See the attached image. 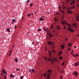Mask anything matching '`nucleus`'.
I'll list each match as a JSON object with an SVG mask.
<instances>
[{
    "label": "nucleus",
    "mask_w": 79,
    "mask_h": 79,
    "mask_svg": "<svg viewBox=\"0 0 79 79\" xmlns=\"http://www.w3.org/2000/svg\"><path fill=\"white\" fill-rule=\"evenodd\" d=\"M49 56H51V52L50 51H49Z\"/></svg>",
    "instance_id": "22"
},
{
    "label": "nucleus",
    "mask_w": 79,
    "mask_h": 79,
    "mask_svg": "<svg viewBox=\"0 0 79 79\" xmlns=\"http://www.w3.org/2000/svg\"><path fill=\"white\" fill-rule=\"evenodd\" d=\"M61 23L63 24V25H64V26L65 24H66L69 27H71V25H70V24H69L68 25V24H67V23H66V21H61Z\"/></svg>",
    "instance_id": "4"
},
{
    "label": "nucleus",
    "mask_w": 79,
    "mask_h": 79,
    "mask_svg": "<svg viewBox=\"0 0 79 79\" xmlns=\"http://www.w3.org/2000/svg\"><path fill=\"white\" fill-rule=\"evenodd\" d=\"M23 17H22V19H21V20H23Z\"/></svg>",
    "instance_id": "48"
},
{
    "label": "nucleus",
    "mask_w": 79,
    "mask_h": 79,
    "mask_svg": "<svg viewBox=\"0 0 79 79\" xmlns=\"http://www.w3.org/2000/svg\"><path fill=\"white\" fill-rule=\"evenodd\" d=\"M2 73H1V75L2 76H3V73H4V74H6V72L5 69H3V70L2 71Z\"/></svg>",
    "instance_id": "6"
},
{
    "label": "nucleus",
    "mask_w": 79,
    "mask_h": 79,
    "mask_svg": "<svg viewBox=\"0 0 79 79\" xmlns=\"http://www.w3.org/2000/svg\"><path fill=\"white\" fill-rule=\"evenodd\" d=\"M4 79H6V76H4Z\"/></svg>",
    "instance_id": "47"
},
{
    "label": "nucleus",
    "mask_w": 79,
    "mask_h": 79,
    "mask_svg": "<svg viewBox=\"0 0 79 79\" xmlns=\"http://www.w3.org/2000/svg\"><path fill=\"white\" fill-rule=\"evenodd\" d=\"M76 56H78V55L77 54H74V56H73L74 57H76Z\"/></svg>",
    "instance_id": "20"
},
{
    "label": "nucleus",
    "mask_w": 79,
    "mask_h": 79,
    "mask_svg": "<svg viewBox=\"0 0 79 79\" xmlns=\"http://www.w3.org/2000/svg\"><path fill=\"white\" fill-rule=\"evenodd\" d=\"M63 18H64V15H62V19H63Z\"/></svg>",
    "instance_id": "46"
},
{
    "label": "nucleus",
    "mask_w": 79,
    "mask_h": 79,
    "mask_svg": "<svg viewBox=\"0 0 79 79\" xmlns=\"http://www.w3.org/2000/svg\"><path fill=\"white\" fill-rule=\"evenodd\" d=\"M75 0H73V1H72V2H70V4L71 5H73V3H74V2H75L74 1Z\"/></svg>",
    "instance_id": "17"
},
{
    "label": "nucleus",
    "mask_w": 79,
    "mask_h": 79,
    "mask_svg": "<svg viewBox=\"0 0 79 79\" xmlns=\"http://www.w3.org/2000/svg\"><path fill=\"white\" fill-rule=\"evenodd\" d=\"M12 47H15V46H12Z\"/></svg>",
    "instance_id": "60"
},
{
    "label": "nucleus",
    "mask_w": 79,
    "mask_h": 79,
    "mask_svg": "<svg viewBox=\"0 0 79 79\" xmlns=\"http://www.w3.org/2000/svg\"><path fill=\"white\" fill-rule=\"evenodd\" d=\"M51 73H52V70H48L46 72V74L47 75V77L48 78H46V79H49V78L50 77V74H51Z\"/></svg>",
    "instance_id": "1"
},
{
    "label": "nucleus",
    "mask_w": 79,
    "mask_h": 79,
    "mask_svg": "<svg viewBox=\"0 0 79 79\" xmlns=\"http://www.w3.org/2000/svg\"><path fill=\"white\" fill-rule=\"evenodd\" d=\"M79 64V61L78 62H77L75 63V66H77Z\"/></svg>",
    "instance_id": "10"
},
{
    "label": "nucleus",
    "mask_w": 79,
    "mask_h": 79,
    "mask_svg": "<svg viewBox=\"0 0 79 79\" xmlns=\"http://www.w3.org/2000/svg\"><path fill=\"white\" fill-rule=\"evenodd\" d=\"M76 20L77 21H79V15H77L76 16Z\"/></svg>",
    "instance_id": "8"
},
{
    "label": "nucleus",
    "mask_w": 79,
    "mask_h": 79,
    "mask_svg": "<svg viewBox=\"0 0 79 79\" xmlns=\"http://www.w3.org/2000/svg\"><path fill=\"white\" fill-rule=\"evenodd\" d=\"M49 35V36L50 37H52L53 36V35H51V33H50Z\"/></svg>",
    "instance_id": "27"
},
{
    "label": "nucleus",
    "mask_w": 79,
    "mask_h": 79,
    "mask_svg": "<svg viewBox=\"0 0 79 79\" xmlns=\"http://www.w3.org/2000/svg\"><path fill=\"white\" fill-rule=\"evenodd\" d=\"M59 58L60 60H62V59H63V58L62 57H61V56Z\"/></svg>",
    "instance_id": "32"
},
{
    "label": "nucleus",
    "mask_w": 79,
    "mask_h": 79,
    "mask_svg": "<svg viewBox=\"0 0 79 79\" xmlns=\"http://www.w3.org/2000/svg\"><path fill=\"white\" fill-rule=\"evenodd\" d=\"M62 65H64V63H63L62 64Z\"/></svg>",
    "instance_id": "59"
},
{
    "label": "nucleus",
    "mask_w": 79,
    "mask_h": 79,
    "mask_svg": "<svg viewBox=\"0 0 79 79\" xmlns=\"http://www.w3.org/2000/svg\"><path fill=\"white\" fill-rule=\"evenodd\" d=\"M7 31L8 32H10V28H7Z\"/></svg>",
    "instance_id": "23"
},
{
    "label": "nucleus",
    "mask_w": 79,
    "mask_h": 79,
    "mask_svg": "<svg viewBox=\"0 0 79 79\" xmlns=\"http://www.w3.org/2000/svg\"><path fill=\"white\" fill-rule=\"evenodd\" d=\"M16 21V20L15 19H12V23L13 24H14V22H15Z\"/></svg>",
    "instance_id": "16"
},
{
    "label": "nucleus",
    "mask_w": 79,
    "mask_h": 79,
    "mask_svg": "<svg viewBox=\"0 0 79 79\" xmlns=\"http://www.w3.org/2000/svg\"><path fill=\"white\" fill-rule=\"evenodd\" d=\"M54 21H57V19H56V18H55L54 19Z\"/></svg>",
    "instance_id": "28"
},
{
    "label": "nucleus",
    "mask_w": 79,
    "mask_h": 79,
    "mask_svg": "<svg viewBox=\"0 0 79 79\" xmlns=\"http://www.w3.org/2000/svg\"><path fill=\"white\" fill-rule=\"evenodd\" d=\"M75 8V6H72V7H70L68 8L69 11H68V13H72V11H70V10H72V9H74Z\"/></svg>",
    "instance_id": "2"
},
{
    "label": "nucleus",
    "mask_w": 79,
    "mask_h": 79,
    "mask_svg": "<svg viewBox=\"0 0 79 79\" xmlns=\"http://www.w3.org/2000/svg\"><path fill=\"white\" fill-rule=\"evenodd\" d=\"M44 17H42L40 18V21H44Z\"/></svg>",
    "instance_id": "11"
},
{
    "label": "nucleus",
    "mask_w": 79,
    "mask_h": 79,
    "mask_svg": "<svg viewBox=\"0 0 79 79\" xmlns=\"http://www.w3.org/2000/svg\"><path fill=\"white\" fill-rule=\"evenodd\" d=\"M44 76L45 77H47V75H46V74H45V73H44Z\"/></svg>",
    "instance_id": "29"
},
{
    "label": "nucleus",
    "mask_w": 79,
    "mask_h": 79,
    "mask_svg": "<svg viewBox=\"0 0 79 79\" xmlns=\"http://www.w3.org/2000/svg\"><path fill=\"white\" fill-rule=\"evenodd\" d=\"M60 77L61 79H62V76H60Z\"/></svg>",
    "instance_id": "57"
},
{
    "label": "nucleus",
    "mask_w": 79,
    "mask_h": 79,
    "mask_svg": "<svg viewBox=\"0 0 79 79\" xmlns=\"http://www.w3.org/2000/svg\"><path fill=\"white\" fill-rule=\"evenodd\" d=\"M73 26H74V27H77V25L76 24L73 23Z\"/></svg>",
    "instance_id": "18"
},
{
    "label": "nucleus",
    "mask_w": 79,
    "mask_h": 79,
    "mask_svg": "<svg viewBox=\"0 0 79 79\" xmlns=\"http://www.w3.org/2000/svg\"><path fill=\"white\" fill-rule=\"evenodd\" d=\"M65 40H66V41H67L68 40V39H67V38H65Z\"/></svg>",
    "instance_id": "40"
},
{
    "label": "nucleus",
    "mask_w": 79,
    "mask_h": 79,
    "mask_svg": "<svg viewBox=\"0 0 79 79\" xmlns=\"http://www.w3.org/2000/svg\"><path fill=\"white\" fill-rule=\"evenodd\" d=\"M18 70H19L18 69H17L16 70L17 71H18Z\"/></svg>",
    "instance_id": "52"
},
{
    "label": "nucleus",
    "mask_w": 79,
    "mask_h": 79,
    "mask_svg": "<svg viewBox=\"0 0 79 79\" xmlns=\"http://www.w3.org/2000/svg\"><path fill=\"white\" fill-rule=\"evenodd\" d=\"M73 74L77 77L78 75V73H77V72L75 71L73 73Z\"/></svg>",
    "instance_id": "7"
},
{
    "label": "nucleus",
    "mask_w": 79,
    "mask_h": 79,
    "mask_svg": "<svg viewBox=\"0 0 79 79\" xmlns=\"http://www.w3.org/2000/svg\"><path fill=\"white\" fill-rule=\"evenodd\" d=\"M20 79H23V77L21 76V77H20Z\"/></svg>",
    "instance_id": "38"
},
{
    "label": "nucleus",
    "mask_w": 79,
    "mask_h": 79,
    "mask_svg": "<svg viewBox=\"0 0 79 79\" xmlns=\"http://www.w3.org/2000/svg\"><path fill=\"white\" fill-rule=\"evenodd\" d=\"M68 31H70L71 32H74L73 29L69 27L68 28Z\"/></svg>",
    "instance_id": "9"
},
{
    "label": "nucleus",
    "mask_w": 79,
    "mask_h": 79,
    "mask_svg": "<svg viewBox=\"0 0 79 79\" xmlns=\"http://www.w3.org/2000/svg\"><path fill=\"white\" fill-rule=\"evenodd\" d=\"M10 77H13V75H10Z\"/></svg>",
    "instance_id": "34"
},
{
    "label": "nucleus",
    "mask_w": 79,
    "mask_h": 79,
    "mask_svg": "<svg viewBox=\"0 0 79 79\" xmlns=\"http://www.w3.org/2000/svg\"><path fill=\"white\" fill-rule=\"evenodd\" d=\"M32 5H33V3H31L30 4V6H32Z\"/></svg>",
    "instance_id": "30"
},
{
    "label": "nucleus",
    "mask_w": 79,
    "mask_h": 79,
    "mask_svg": "<svg viewBox=\"0 0 79 79\" xmlns=\"http://www.w3.org/2000/svg\"><path fill=\"white\" fill-rule=\"evenodd\" d=\"M62 53H63V52H62V51H59L58 52L59 55H61Z\"/></svg>",
    "instance_id": "13"
},
{
    "label": "nucleus",
    "mask_w": 79,
    "mask_h": 79,
    "mask_svg": "<svg viewBox=\"0 0 79 79\" xmlns=\"http://www.w3.org/2000/svg\"><path fill=\"white\" fill-rule=\"evenodd\" d=\"M44 31L47 32V31H48V29L47 28H44Z\"/></svg>",
    "instance_id": "19"
},
{
    "label": "nucleus",
    "mask_w": 79,
    "mask_h": 79,
    "mask_svg": "<svg viewBox=\"0 0 79 79\" xmlns=\"http://www.w3.org/2000/svg\"><path fill=\"white\" fill-rule=\"evenodd\" d=\"M11 54V53H10V54H9V56H10Z\"/></svg>",
    "instance_id": "49"
},
{
    "label": "nucleus",
    "mask_w": 79,
    "mask_h": 79,
    "mask_svg": "<svg viewBox=\"0 0 79 79\" xmlns=\"http://www.w3.org/2000/svg\"><path fill=\"white\" fill-rule=\"evenodd\" d=\"M44 58L45 60H47V57H44Z\"/></svg>",
    "instance_id": "33"
},
{
    "label": "nucleus",
    "mask_w": 79,
    "mask_h": 79,
    "mask_svg": "<svg viewBox=\"0 0 79 79\" xmlns=\"http://www.w3.org/2000/svg\"><path fill=\"white\" fill-rule=\"evenodd\" d=\"M68 46L69 47H71V43H69V44H68Z\"/></svg>",
    "instance_id": "21"
},
{
    "label": "nucleus",
    "mask_w": 79,
    "mask_h": 79,
    "mask_svg": "<svg viewBox=\"0 0 79 79\" xmlns=\"http://www.w3.org/2000/svg\"><path fill=\"white\" fill-rule=\"evenodd\" d=\"M10 53H12V50H11L10 51Z\"/></svg>",
    "instance_id": "44"
},
{
    "label": "nucleus",
    "mask_w": 79,
    "mask_h": 79,
    "mask_svg": "<svg viewBox=\"0 0 79 79\" xmlns=\"http://www.w3.org/2000/svg\"><path fill=\"white\" fill-rule=\"evenodd\" d=\"M77 47V46H74V48H76Z\"/></svg>",
    "instance_id": "58"
},
{
    "label": "nucleus",
    "mask_w": 79,
    "mask_h": 79,
    "mask_svg": "<svg viewBox=\"0 0 79 79\" xmlns=\"http://www.w3.org/2000/svg\"><path fill=\"white\" fill-rule=\"evenodd\" d=\"M50 27H51V29H53V25H52L50 26Z\"/></svg>",
    "instance_id": "26"
},
{
    "label": "nucleus",
    "mask_w": 79,
    "mask_h": 79,
    "mask_svg": "<svg viewBox=\"0 0 79 79\" xmlns=\"http://www.w3.org/2000/svg\"><path fill=\"white\" fill-rule=\"evenodd\" d=\"M48 60L49 61H51L52 63H51V64H53V63H54V60L56 61H57V60H56V58L53 59V60H51V59H50V58H49Z\"/></svg>",
    "instance_id": "3"
},
{
    "label": "nucleus",
    "mask_w": 79,
    "mask_h": 79,
    "mask_svg": "<svg viewBox=\"0 0 79 79\" xmlns=\"http://www.w3.org/2000/svg\"><path fill=\"white\" fill-rule=\"evenodd\" d=\"M71 52H74V51H73V50Z\"/></svg>",
    "instance_id": "56"
},
{
    "label": "nucleus",
    "mask_w": 79,
    "mask_h": 79,
    "mask_svg": "<svg viewBox=\"0 0 79 79\" xmlns=\"http://www.w3.org/2000/svg\"><path fill=\"white\" fill-rule=\"evenodd\" d=\"M32 43H33V44H34V42H32Z\"/></svg>",
    "instance_id": "61"
},
{
    "label": "nucleus",
    "mask_w": 79,
    "mask_h": 79,
    "mask_svg": "<svg viewBox=\"0 0 79 79\" xmlns=\"http://www.w3.org/2000/svg\"><path fill=\"white\" fill-rule=\"evenodd\" d=\"M17 27V26H15V29H16V27Z\"/></svg>",
    "instance_id": "53"
},
{
    "label": "nucleus",
    "mask_w": 79,
    "mask_h": 79,
    "mask_svg": "<svg viewBox=\"0 0 79 79\" xmlns=\"http://www.w3.org/2000/svg\"><path fill=\"white\" fill-rule=\"evenodd\" d=\"M56 29H61V27H60V26H57Z\"/></svg>",
    "instance_id": "15"
},
{
    "label": "nucleus",
    "mask_w": 79,
    "mask_h": 79,
    "mask_svg": "<svg viewBox=\"0 0 79 79\" xmlns=\"http://www.w3.org/2000/svg\"><path fill=\"white\" fill-rule=\"evenodd\" d=\"M31 73H33V72H34V73L35 72V71H34V69H31Z\"/></svg>",
    "instance_id": "24"
},
{
    "label": "nucleus",
    "mask_w": 79,
    "mask_h": 79,
    "mask_svg": "<svg viewBox=\"0 0 79 79\" xmlns=\"http://www.w3.org/2000/svg\"><path fill=\"white\" fill-rule=\"evenodd\" d=\"M70 50H71V49H70V48H69V49H68V51H70Z\"/></svg>",
    "instance_id": "51"
},
{
    "label": "nucleus",
    "mask_w": 79,
    "mask_h": 79,
    "mask_svg": "<svg viewBox=\"0 0 79 79\" xmlns=\"http://www.w3.org/2000/svg\"><path fill=\"white\" fill-rule=\"evenodd\" d=\"M31 71V69H29V72H31V73H32Z\"/></svg>",
    "instance_id": "37"
},
{
    "label": "nucleus",
    "mask_w": 79,
    "mask_h": 79,
    "mask_svg": "<svg viewBox=\"0 0 79 79\" xmlns=\"http://www.w3.org/2000/svg\"><path fill=\"white\" fill-rule=\"evenodd\" d=\"M77 1H78V2H79V0H77Z\"/></svg>",
    "instance_id": "64"
},
{
    "label": "nucleus",
    "mask_w": 79,
    "mask_h": 79,
    "mask_svg": "<svg viewBox=\"0 0 79 79\" xmlns=\"http://www.w3.org/2000/svg\"><path fill=\"white\" fill-rule=\"evenodd\" d=\"M72 56H74V54H72Z\"/></svg>",
    "instance_id": "42"
},
{
    "label": "nucleus",
    "mask_w": 79,
    "mask_h": 79,
    "mask_svg": "<svg viewBox=\"0 0 79 79\" xmlns=\"http://www.w3.org/2000/svg\"><path fill=\"white\" fill-rule=\"evenodd\" d=\"M57 69L59 71V69H60V67H58L57 68Z\"/></svg>",
    "instance_id": "43"
},
{
    "label": "nucleus",
    "mask_w": 79,
    "mask_h": 79,
    "mask_svg": "<svg viewBox=\"0 0 79 79\" xmlns=\"http://www.w3.org/2000/svg\"><path fill=\"white\" fill-rule=\"evenodd\" d=\"M58 8H60L59 10L60 11H60H61V12H62V13H63V14H64V12L62 10H61V9H60V7H59Z\"/></svg>",
    "instance_id": "12"
},
{
    "label": "nucleus",
    "mask_w": 79,
    "mask_h": 79,
    "mask_svg": "<svg viewBox=\"0 0 79 79\" xmlns=\"http://www.w3.org/2000/svg\"><path fill=\"white\" fill-rule=\"evenodd\" d=\"M63 29H66V27L65 26H64L63 27Z\"/></svg>",
    "instance_id": "35"
},
{
    "label": "nucleus",
    "mask_w": 79,
    "mask_h": 79,
    "mask_svg": "<svg viewBox=\"0 0 79 79\" xmlns=\"http://www.w3.org/2000/svg\"><path fill=\"white\" fill-rule=\"evenodd\" d=\"M66 1L67 2V3H68L69 2V0H66Z\"/></svg>",
    "instance_id": "41"
},
{
    "label": "nucleus",
    "mask_w": 79,
    "mask_h": 79,
    "mask_svg": "<svg viewBox=\"0 0 79 79\" xmlns=\"http://www.w3.org/2000/svg\"><path fill=\"white\" fill-rule=\"evenodd\" d=\"M56 32V31L55 30H53V32Z\"/></svg>",
    "instance_id": "50"
},
{
    "label": "nucleus",
    "mask_w": 79,
    "mask_h": 79,
    "mask_svg": "<svg viewBox=\"0 0 79 79\" xmlns=\"http://www.w3.org/2000/svg\"><path fill=\"white\" fill-rule=\"evenodd\" d=\"M77 6H78V7H79V5H77Z\"/></svg>",
    "instance_id": "63"
},
{
    "label": "nucleus",
    "mask_w": 79,
    "mask_h": 79,
    "mask_svg": "<svg viewBox=\"0 0 79 79\" xmlns=\"http://www.w3.org/2000/svg\"><path fill=\"white\" fill-rule=\"evenodd\" d=\"M71 54H74V53H73V52H71Z\"/></svg>",
    "instance_id": "55"
},
{
    "label": "nucleus",
    "mask_w": 79,
    "mask_h": 79,
    "mask_svg": "<svg viewBox=\"0 0 79 79\" xmlns=\"http://www.w3.org/2000/svg\"><path fill=\"white\" fill-rule=\"evenodd\" d=\"M28 2H30V1L29 0L27 1V2L28 3Z\"/></svg>",
    "instance_id": "45"
},
{
    "label": "nucleus",
    "mask_w": 79,
    "mask_h": 79,
    "mask_svg": "<svg viewBox=\"0 0 79 79\" xmlns=\"http://www.w3.org/2000/svg\"><path fill=\"white\" fill-rule=\"evenodd\" d=\"M31 15H33V13H32L31 14Z\"/></svg>",
    "instance_id": "62"
},
{
    "label": "nucleus",
    "mask_w": 79,
    "mask_h": 79,
    "mask_svg": "<svg viewBox=\"0 0 79 79\" xmlns=\"http://www.w3.org/2000/svg\"><path fill=\"white\" fill-rule=\"evenodd\" d=\"M52 53H55V51L54 50H52Z\"/></svg>",
    "instance_id": "39"
},
{
    "label": "nucleus",
    "mask_w": 79,
    "mask_h": 79,
    "mask_svg": "<svg viewBox=\"0 0 79 79\" xmlns=\"http://www.w3.org/2000/svg\"><path fill=\"white\" fill-rule=\"evenodd\" d=\"M59 14H58V13H56V15H59Z\"/></svg>",
    "instance_id": "54"
},
{
    "label": "nucleus",
    "mask_w": 79,
    "mask_h": 79,
    "mask_svg": "<svg viewBox=\"0 0 79 79\" xmlns=\"http://www.w3.org/2000/svg\"><path fill=\"white\" fill-rule=\"evenodd\" d=\"M38 31H39V32L40 31H41V29H39L38 30Z\"/></svg>",
    "instance_id": "31"
},
{
    "label": "nucleus",
    "mask_w": 79,
    "mask_h": 79,
    "mask_svg": "<svg viewBox=\"0 0 79 79\" xmlns=\"http://www.w3.org/2000/svg\"><path fill=\"white\" fill-rule=\"evenodd\" d=\"M15 61L16 62H18V58H16L15 59Z\"/></svg>",
    "instance_id": "25"
},
{
    "label": "nucleus",
    "mask_w": 79,
    "mask_h": 79,
    "mask_svg": "<svg viewBox=\"0 0 79 79\" xmlns=\"http://www.w3.org/2000/svg\"><path fill=\"white\" fill-rule=\"evenodd\" d=\"M48 44L49 45L51 44V45H52V48H54V46H53V43L52 41H49L48 42Z\"/></svg>",
    "instance_id": "5"
},
{
    "label": "nucleus",
    "mask_w": 79,
    "mask_h": 79,
    "mask_svg": "<svg viewBox=\"0 0 79 79\" xmlns=\"http://www.w3.org/2000/svg\"><path fill=\"white\" fill-rule=\"evenodd\" d=\"M31 16V14H29L28 15H27V16Z\"/></svg>",
    "instance_id": "36"
},
{
    "label": "nucleus",
    "mask_w": 79,
    "mask_h": 79,
    "mask_svg": "<svg viewBox=\"0 0 79 79\" xmlns=\"http://www.w3.org/2000/svg\"><path fill=\"white\" fill-rule=\"evenodd\" d=\"M60 47L62 48V49H64V45H60Z\"/></svg>",
    "instance_id": "14"
}]
</instances>
